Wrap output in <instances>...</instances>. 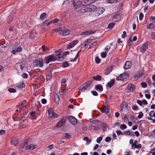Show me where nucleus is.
<instances>
[{
    "mask_svg": "<svg viewBox=\"0 0 155 155\" xmlns=\"http://www.w3.org/2000/svg\"><path fill=\"white\" fill-rule=\"evenodd\" d=\"M11 143L14 146H17L18 143V141L17 139L15 138H13L12 140Z\"/></svg>",
    "mask_w": 155,
    "mask_h": 155,
    "instance_id": "22",
    "label": "nucleus"
},
{
    "mask_svg": "<svg viewBox=\"0 0 155 155\" xmlns=\"http://www.w3.org/2000/svg\"><path fill=\"white\" fill-rule=\"evenodd\" d=\"M116 133L118 135H121L123 134V133L120 130H117Z\"/></svg>",
    "mask_w": 155,
    "mask_h": 155,
    "instance_id": "60",
    "label": "nucleus"
},
{
    "mask_svg": "<svg viewBox=\"0 0 155 155\" xmlns=\"http://www.w3.org/2000/svg\"><path fill=\"white\" fill-rule=\"evenodd\" d=\"M30 115L32 117H35L36 116V113L35 111H32L30 113Z\"/></svg>",
    "mask_w": 155,
    "mask_h": 155,
    "instance_id": "54",
    "label": "nucleus"
},
{
    "mask_svg": "<svg viewBox=\"0 0 155 155\" xmlns=\"http://www.w3.org/2000/svg\"><path fill=\"white\" fill-rule=\"evenodd\" d=\"M95 61L97 64H99L101 60L98 57H96L95 58Z\"/></svg>",
    "mask_w": 155,
    "mask_h": 155,
    "instance_id": "49",
    "label": "nucleus"
},
{
    "mask_svg": "<svg viewBox=\"0 0 155 155\" xmlns=\"http://www.w3.org/2000/svg\"><path fill=\"white\" fill-rule=\"evenodd\" d=\"M37 33L35 30H33L30 33V36L31 38H34L37 36Z\"/></svg>",
    "mask_w": 155,
    "mask_h": 155,
    "instance_id": "18",
    "label": "nucleus"
},
{
    "mask_svg": "<svg viewBox=\"0 0 155 155\" xmlns=\"http://www.w3.org/2000/svg\"><path fill=\"white\" fill-rule=\"evenodd\" d=\"M148 47V45L147 43L144 44L141 47L140 51L142 53H144L145 52L146 50L147 49Z\"/></svg>",
    "mask_w": 155,
    "mask_h": 155,
    "instance_id": "13",
    "label": "nucleus"
},
{
    "mask_svg": "<svg viewBox=\"0 0 155 155\" xmlns=\"http://www.w3.org/2000/svg\"><path fill=\"white\" fill-rule=\"evenodd\" d=\"M71 2L75 9H77L78 7L84 5H82V2L80 1H78L77 0H72Z\"/></svg>",
    "mask_w": 155,
    "mask_h": 155,
    "instance_id": "5",
    "label": "nucleus"
},
{
    "mask_svg": "<svg viewBox=\"0 0 155 155\" xmlns=\"http://www.w3.org/2000/svg\"><path fill=\"white\" fill-rule=\"evenodd\" d=\"M16 86L18 87L19 88H23L25 87V84L23 82H22L21 83L18 84H16Z\"/></svg>",
    "mask_w": 155,
    "mask_h": 155,
    "instance_id": "30",
    "label": "nucleus"
},
{
    "mask_svg": "<svg viewBox=\"0 0 155 155\" xmlns=\"http://www.w3.org/2000/svg\"><path fill=\"white\" fill-rule=\"evenodd\" d=\"M81 52V51L79 50L77 54V55L72 60H71V61H76V60L78 57L79 54Z\"/></svg>",
    "mask_w": 155,
    "mask_h": 155,
    "instance_id": "41",
    "label": "nucleus"
},
{
    "mask_svg": "<svg viewBox=\"0 0 155 155\" xmlns=\"http://www.w3.org/2000/svg\"><path fill=\"white\" fill-rule=\"evenodd\" d=\"M97 44V41H95L94 42H93L91 44V45L92 46V48H94V47H95L96 46Z\"/></svg>",
    "mask_w": 155,
    "mask_h": 155,
    "instance_id": "64",
    "label": "nucleus"
},
{
    "mask_svg": "<svg viewBox=\"0 0 155 155\" xmlns=\"http://www.w3.org/2000/svg\"><path fill=\"white\" fill-rule=\"evenodd\" d=\"M88 6V8L89 10H90L89 11V12H91V11H97V7L95 6L92 5H90Z\"/></svg>",
    "mask_w": 155,
    "mask_h": 155,
    "instance_id": "17",
    "label": "nucleus"
},
{
    "mask_svg": "<svg viewBox=\"0 0 155 155\" xmlns=\"http://www.w3.org/2000/svg\"><path fill=\"white\" fill-rule=\"evenodd\" d=\"M102 138L103 137H98L97 139V142L98 143H100L101 141L102 140Z\"/></svg>",
    "mask_w": 155,
    "mask_h": 155,
    "instance_id": "50",
    "label": "nucleus"
},
{
    "mask_svg": "<svg viewBox=\"0 0 155 155\" xmlns=\"http://www.w3.org/2000/svg\"><path fill=\"white\" fill-rule=\"evenodd\" d=\"M123 75V79L126 78H127L129 76V74L127 73L124 72L123 74H122Z\"/></svg>",
    "mask_w": 155,
    "mask_h": 155,
    "instance_id": "43",
    "label": "nucleus"
},
{
    "mask_svg": "<svg viewBox=\"0 0 155 155\" xmlns=\"http://www.w3.org/2000/svg\"><path fill=\"white\" fill-rule=\"evenodd\" d=\"M8 91L10 93H15L16 92V90L12 88L8 89Z\"/></svg>",
    "mask_w": 155,
    "mask_h": 155,
    "instance_id": "44",
    "label": "nucleus"
},
{
    "mask_svg": "<svg viewBox=\"0 0 155 155\" xmlns=\"http://www.w3.org/2000/svg\"><path fill=\"white\" fill-rule=\"evenodd\" d=\"M93 82L92 80H91L88 81L78 88V90L84 92L86 90H90L92 87V83Z\"/></svg>",
    "mask_w": 155,
    "mask_h": 155,
    "instance_id": "2",
    "label": "nucleus"
},
{
    "mask_svg": "<svg viewBox=\"0 0 155 155\" xmlns=\"http://www.w3.org/2000/svg\"><path fill=\"white\" fill-rule=\"evenodd\" d=\"M95 89L96 90H99L100 91H102L103 90V86L100 84L96 85L95 87Z\"/></svg>",
    "mask_w": 155,
    "mask_h": 155,
    "instance_id": "32",
    "label": "nucleus"
},
{
    "mask_svg": "<svg viewBox=\"0 0 155 155\" xmlns=\"http://www.w3.org/2000/svg\"><path fill=\"white\" fill-rule=\"evenodd\" d=\"M120 128L121 129L123 130L127 128V126L125 124H122L120 125Z\"/></svg>",
    "mask_w": 155,
    "mask_h": 155,
    "instance_id": "47",
    "label": "nucleus"
},
{
    "mask_svg": "<svg viewBox=\"0 0 155 155\" xmlns=\"http://www.w3.org/2000/svg\"><path fill=\"white\" fill-rule=\"evenodd\" d=\"M78 40H76L70 43L68 45L67 47V48L69 49L73 48L78 43Z\"/></svg>",
    "mask_w": 155,
    "mask_h": 155,
    "instance_id": "11",
    "label": "nucleus"
},
{
    "mask_svg": "<svg viewBox=\"0 0 155 155\" xmlns=\"http://www.w3.org/2000/svg\"><path fill=\"white\" fill-rule=\"evenodd\" d=\"M119 14L115 15L113 17V20L114 21H117L119 20Z\"/></svg>",
    "mask_w": 155,
    "mask_h": 155,
    "instance_id": "28",
    "label": "nucleus"
},
{
    "mask_svg": "<svg viewBox=\"0 0 155 155\" xmlns=\"http://www.w3.org/2000/svg\"><path fill=\"white\" fill-rule=\"evenodd\" d=\"M27 144V142H23L20 146V148H24L25 147V146Z\"/></svg>",
    "mask_w": 155,
    "mask_h": 155,
    "instance_id": "45",
    "label": "nucleus"
},
{
    "mask_svg": "<svg viewBox=\"0 0 155 155\" xmlns=\"http://www.w3.org/2000/svg\"><path fill=\"white\" fill-rule=\"evenodd\" d=\"M104 10L105 9L104 8H97V11L98 12V14L97 15H95L97 16L102 14L104 11Z\"/></svg>",
    "mask_w": 155,
    "mask_h": 155,
    "instance_id": "26",
    "label": "nucleus"
},
{
    "mask_svg": "<svg viewBox=\"0 0 155 155\" xmlns=\"http://www.w3.org/2000/svg\"><path fill=\"white\" fill-rule=\"evenodd\" d=\"M115 82L114 79H112L110 81L107 83V85L108 87H111L112 86L114 85Z\"/></svg>",
    "mask_w": 155,
    "mask_h": 155,
    "instance_id": "25",
    "label": "nucleus"
},
{
    "mask_svg": "<svg viewBox=\"0 0 155 155\" xmlns=\"http://www.w3.org/2000/svg\"><path fill=\"white\" fill-rule=\"evenodd\" d=\"M48 113L50 118L57 117L59 116V114L55 113L51 108L48 110Z\"/></svg>",
    "mask_w": 155,
    "mask_h": 155,
    "instance_id": "4",
    "label": "nucleus"
},
{
    "mask_svg": "<svg viewBox=\"0 0 155 155\" xmlns=\"http://www.w3.org/2000/svg\"><path fill=\"white\" fill-rule=\"evenodd\" d=\"M138 107L136 105H134L133 106L132 108L134 110H136L138 109Z\"/></svg>",
    "mask_w": 155,
    "mask_h": 155,
    "instance_id": "63",
    "label": "nucleus"
},
{
    "mask_svg": "<svg viewBox=\"0 0 155 155\" xmlns=\"http://www.w3.org/2000/svg\"><path fill=\"white\" fill-rule=\"evenodd\" d=\"M133 43V41L132 40V38H129V41L128 42V45L129 46H130Z\"/></svg>",
    "mask_w": 155,
    "mask_h": 155,
    "instance_id": "59",
    "label": "nucleus"
},
{
    "mask_svg": "<svg viewBox=\"0 0 155 155\" xmlns=\"http://www.w3.org/2000/svg\"><path fill=\"white\" fill-rule=\"evenodd\" d=\"M13 19V18L12 16H11L9 18V20L8 21V24L10 23Z\"/></svg>",
    "mask_w": 155,
    "mask_h": 155,
    "instance_id": "62",
    "label": "nucleus"
},
{
    "mask_svg": "<svg viewBox=\"0 0 155 155\" xmlns=\"http://www.w3.org/2000/svg\"><path fill=\"white\" fill-rule=\"evenodd\" d=\"M43 65L42 61L37 59L34 61V65L39 68L42 67Z\"/></svg>",
    "mask_w": 155,
    "mask_h": 155,
    "instance_id": "7",
    "label": "nucleus"
},
{
    "mask_svg": "<svg viewBox=\"0 0 155 155\" xmlns=\"http://www.w3.org/2000/svg\"><path fill=\"white\" fill-rule=\"evenodd\" d=\"M113 67V66H111L105 70L104 74L105 75L108 74L112 71Z\"/></svg>",
    "mask_w": 155,
    "mask_h": 155,
    "instance_id": "19",
    "label": "nucleus"
},
{
    "mask_svg": "<svg viewBox=\"0 0 155 155\" xmlns=\"http://www.w3.org/2000/svg\"><path fill=\"white\" fill-rule=\"evenodd\" d=\"M91 128L92 129L95 130H98L100 129V128L94 126H91Z\"/></svg>",
    "mask_w": 155,
    "mask_h": 155,
    "instance_id": "48",
    "label": "nucleus"
},
{
    "mask_svg": "<svg viewBox=\"0 0 155 155\" xmlns=\"http://www.w3.org/2000/svg\"><path fill=\"white\" fill-rule=\"evenodd\" d=\"M143 115V114L142 112H141L139 113V114L138 116V118L139 119H140L142 117Z\"/></svg>",
    "mask_w": 155,
    "mask_h": 155,
    "instance_id": "57",
    "label": "nucleus"
},
{
    "mask_svg": "<svg viewBox=\"0 0 155 155\" xmlns=\"http://www.w3.org/2000/svg\"><path fill=\"white\" fill-rule=\"evenodd\" d=\"M95 31H93L92 30L87 31L84 32H83L81 33V35H87L88 34H94L95 32Z\"/></svg>",
    "mask_w": 155,
    "mask_h": 155,
    "instance_id": "24",
    "label": "nucleus"
},
{
    "mask_svg": "<svg viewBox=\"0 0 155 155\" xmlns=\"http://www.w3.org/2000/svg\"><path fill=\"white\" fill-rule=\"evenodd\" d=\"M102 127L104 131H106L109 129L107 125L105 123H103Z\"/></svg>",
    "mask_w": 155,
    "mask_h": 155,
    "instance_id": "33",
    "label": "nucleus"
},
{
    "mask_svg": "<svg viewBox=\"0 0 155 155\" xmlns=\"http://www.w3.org/2000/svg\"><path fill=\"white\" fill-rule=\"evenodd\" d=\"M91 40L90 39H87L83 43L82 45L83 46V47H85L87 44V43Z\"/></svg>",
    "mask_w": 155,
    "mask_h": 155,
    "instance_id": "40",
    "label": "nucleus"
},
{
    "mask_svg": "<svg viewBox=\"0 0 155 155\" xmlns=\"http://www.w3.org/2000/svg\"><path fill=\"white\" fill-rule=\"evenodd\" d=\"M63 57V55L59 54L55 55L53 54L48 56L45 57V61L46 63L48 64L50 62L54 61L56 60L59 59Z\"/></svg>",
    "mask_w": 155,
    "mask_h": 155,
    "instance_id": "1",
    "label": "nucleus"
},
{
    "mask_svg": "<svg viewBox=\"0 0 155 155\" xmlns=\"http://www.w3.org/2000/svg\"><path fill=\"white\" fill-rule=\"evenodd\" d=\"M69 65V64L67 61H64L62 63V66L64 68H66Z\"/></svg>",
    "mask_w": 155,
    "mask_h": 155,
    "instance_id": "37",
    "label": "nucleus"
},
{
    "mask_svg": "<svg viewBox=\"0 0 155 155\" xmlns=\"http://www.w3.org/2000/svg\"><path fill=\"white\" fill-rule=\"evenodd\" d=\"M46 79L47 80L50 79L52 76V73L51 71H49L46 73Z\"/></svg>",
    "mask_w": 155,
    "mask_h": 155,
    "instance_id": "20",
    "label": "nucleus"
},
{
    "mask_svg": "<svg viewBox=\"0 0 155 155\" xmlns=\"http://www.w3.org/2000/svg\"><path fill=\"white\" fill-rule=\"evenodd\" d=\"M47 14L45 13H43L41 14L40 16V19L43 20L46 18Z\"/></svg>",
    "mask_w": 155,
    "mask_h": 155,
    "instance_id": "34",
    "label": "nucleus"
},
{
    "mask_svg": "<svg viewBox=\"0 0 155 155\" xmlns=\"http://www.w3.org/2000/svg\"><path fill=\"white\" fill-rule=\"evenodd\" d=\"M88 6L82 7L81 8L80 11L81 13H84L87 12H89Z\"/></svg>",
    "mask_w": 155,
    "mask_h": 155,
    "instance_id": "21",
    "label": "nucleus"
},
{
    "mask_svg": "<svg viewBox=\"0 0 155 155\" xmlns=\"http://www.w3.org/2000/svg\"><path fill=\"white\" fill-rule=\"evenodd\" d=\"M143 73L144 71L142 70L139 71L134 76V78L135 80H137L139 78H141Z\"/></svg>",
    "mask_w": 155,
    "mask_h": 155,
    "instance_id": "10",
    "label": "nucleus"
},
{
    "mask_svg": "<svg viewBox=\"0 0 155 155\" xmlns=\"http://www.w3.org/2000/svg\"><path fill=\"white\" fill-rule=\"evenodd\" d=\"M123 75H122V74H120V75L117 76V77L116 78V79L117 80H123L124 79L123 77Z\"/></svg>",
    "mask_w": 155,
    "mask_h": 155,
    "instance_id": "39",
    "label": "nucleus"
},
{
    "mask_svg": "<svg viewBox=\"0 0 155 155\" xmlns=\"http://www.w3.org/2000/svg\"><path fill=\"white\" fill-rule=\"evenodd\" d=\"M91 92L94 96H97L98 95L96 91H93Z\"/></svg>",
    "mask_w": 155,
    "mask_h": 155,
    "instance_id": "58",
    "label": "nucleus"
},
{
    "mask_svg": "<svg viewBox=\"0 0 155 155\" xmlns=\"http://www.w3.org/2000/svg\"><path fill=\"white\" fill-rule=\"evenodd\" d=\"M53 98L56 103H58L59 101V97L58 95L56 93H55L53 95Z\"/></svg>",
    "mask_w": 155,
    "mask_h": 155,
    "instance_id": "16",
    "label": "nucleus"
},
{
    "mask_svg": "<svg viewBox=\"0 0 155 155\" xmlns=\"http://www.w3.org/2000/svg\"><path fill=\"white\" fill-rule=\"evenodd\" d=\"M141 85L142 87L143 88H145L147 87V85L146 82H142L141 83Z\"/></svg>",
    "mask_w": 155,
    "mask_h": 155,
    "instance_id": "51",
    "label": "nucleus"
},
{
    "mask_svg": "<svg viewBox=\"0 0 155 155\" xmlns=\"http://www.w3.org/2000/svg\"><path fill=\"white\" fill-rule=\"evenodd\" d=\"M52 23V21H50L48 22H46V21H45L43 23V25L44 26H48V25L51 24Z\"/></svg>",
    "mask_w": 155,
    "mask_h": 155,
    "instance_id": "46",
    "label": "nucleus"
},
{
    "mask_svg": "<svg viewBox=\"0 0 155 155\" xmlns=\"http://www.w3.org/2000/svg\"><path fill=\"white\" fill-rule=\"evenodd\" d=\"M107 56L106 53L102 52L101 54V56L102 58H105Z\"/></svg>",
    "mask_w": 155,
    "mask_h": 155,
    "instance_id": "55",
    "label": "nucleus"
},
{
    "mask_svg": "<svg viewBox=\"0 0 155 155\" xmlns=\"http://www.w3.org/2000/svg\"><path fill=\"white\" fill-rule=\"evenodd\" d=\"M16 66L18 68H20L21 71L23 70L24 65L23 63H18L16 64Z\"/></svg>",
    "mask_w": 155,
    "mask_h": 155,
    "instance_id": "27",
    "label": "nucleus"
},
{
    "mask_svg": "<svg viewBox=\"0 0 155 155\" xmlns=\"http://www.w3.org/2000/svg\"><path fill=\"white\" fill-rule=\"evenodd\" d=\"M67 117L64 116L61 119L57 124V127H60L62 126L65 123Z\"/></svg>",
    "mask_w": 155,
    "mask_h": 155,
    "instance_id": "8",
    "label": "nucleus"
},
{
    "mask_svg": "<svg viewBox=\"0 0 155 155\" xmlns=\"http://www.w3.org/2000/svg\"><path fill=\"white\" fill-rule=\"evenodd\" d=\"M126 134L127 135L131 136H134V134L133 132H130L129 131H126L125 133L123 134Z\"/></svg>",
    "mask_w": 155,
    "mask_h": 155,
    "instance_id": "35",
    "label": "nucleus"
},
{
    "mask_svg": "<svg viewBox=\"0 0 155 155\" xmlns=\"http://www.w3.org/2000/svg\"><path fill=\"white\" fill-rule=\"evenodd\" d=\"M115 26V24L114 23H111L109 24L107 28L110 29H112Z\"/></svg>",
    "mask_w": 155,
    "mask_h": 155,
    "instance_id": "36",
    "label": "nucleus"
},
{
    "mask_svg": "<svg viewBox=\"0 0 155 155\" xmlns=\"http://www.w3.org/2000/svg\"><path fill=\"white\" fill-rule=\"evenodd\" d=\"M92 78L97 81H100L102 79V77L99 75H97L95 76H94L92 77Z\"/></svg>",
    "mask_w": 155,
    "mask_h": 155,
    "instance_id": "29",
    "label": "nucleus"
},
{
    "mask_svg": "<svg viewBox=\"0 0 155 155\" xmlns=\"http://www.w3.org/2000/svg\"><path fill=\"white\" fill-rule=\"evenodd\" d=\"M135 88L136 87L134 84L130 83L125 88V90L128 92H130L131 91L134 92L135 89Z\"/></svg>",
    "mask_w": 155,
    "mask_h": 155,
    "instance_id": "6",
    "label": "nucleus"
},
{
    "mask_svg": "<svg viewBox=\"0 0 155 155\" xmlns=\"http://www.w3.org/2000/svg\"><path fill=\"white\" fill-rule=\"evenodd\" d=\"M68 120L73 125H75L77 123V119L73 116L68 117Z\"/></svg>",
    "mask_w": 155,
    "mask_h": 155,
    "instance_id": "9",
    "label": "nucleus"
},
{
    "mask_svg": "<svg viewBox=\"0 0 155 155\" xmlns=\"http://www.w3.org/2000/svg\"><path fill=\"white\" fill-rule=\"evenodd\" d=\"M132 66L131 62L130 61H127L124 66V69L127 70L130 68Z\"/></svg>",
    "mask_w": 155,
    "mask_h": 155,
    "instance_id": "15",
    "label": "nucleus"
},
{
    "mask_svg": "<svg viewBox=\"0 0 155 155\" xmlns=\"http://www.w3.org/2000/svg\"><path fill=\"white\" fill-rule=\"evenodd\" d=\"M63 138H65L67 139H69L71 138L70 136L67 133L64 134L63 136Z\"/></svg>",
    "mask_w": 155,
    "mask_h": 155,
    "instance_id": "38",
    "label": "nucleus"
},
{
    "mask_svg": "<svg viewBox=\"0 0 155 155\" xmlns=\"http://www.w3.org/2000/svg\"><path fill=\"white\" fill-rule=\"evenodd\" d=\"M18 43H16L15 45L13 46L12 49L13 50L12 51V53L13 54H15L17 52H20L22 51V48L18 46Z\"/></svg>",
    "mask_w": 155,
    "mask_h": 155,
    "instance_id": "3",
    "label": "nucleus"
},
{
    "mask_svg": "<svg viewBox=\"0 0 155 155\" xmlns=\"http://www.w3.org/2000/svg\"><path fill=\"white\" fill-rule=\"evenodd\" d=\"M110 107L108 105L104 106V107L101 109V111L102 113H105L107 114L109 113L110 111Z\"/></svg>",
    "mask_w": 155,
    "mask_h": 155,
    "instance_id": "14",
    "label": "nucleus"
},
{
    "mask_svg": "<svg viewBox=\"0 0 155 155\" xmlns=\"http://www.w3.org/2000/svg\"><path fill=\"white\" fill-rule=\"evenodd\" d=\"M111 137H107L105 139V141L106 142H109L110 140H111Z\"/></svg>",
    "mask_w": 155,
    "mask_h": 155,
    "instance_id": "53",
    "label": "nucleus"
},
{
    "mask_svg": "<svg viewBox=\"0 0 155 155\" xmlns=\"http://www.w3.org/2000/svg\"><path fill=\"white\" fill-rule=\"evenodd\" d=\"M155 27V21H153L152 23H150L147 27V28L148 29H151L154 28Z\"/></svg>",
    "mask_w": 155,
    "mask_h": 155,
    "instance_id": "31",
    "label": "nucleus"
},
{
    "mask_svg": "<svg viewBox=\"0 0 155 155\" xmlns=\"http://www.w3.org/2000/svg\"><path fill=\"white\" fill-rule=\"evenodd\" d=\"M84 140L87 142V143L88 144L90 143L91 142V140H89L87 137H84L83 139Z\"/></svg>",
    "mask_w": 155,
    "mask_h": 155,
    "instance_id": "42",
    "label": "nucleus"
},
{
    "mask_svg": "<svg viewBox=\"0 0 155 155\" xmlns=\"http://www.w3.org/2000/svg\"><path fill=\"white\" fill-rule=\"evenodd\" d=\"M118 0H108V2L110 3H116Z\"/></svg>",
    "mask_w": 155,
    "mask_h": 155,
    "instance_id": "52",
    "label": "nucleus"
},
{
    "mask_svg": "<svg viewBox=\"0 0 155 155\" xmlns=\"http://www.w3.org/2000/svg\"><path fill=\"white\" fill-rule=\"evenodd\" d=\"M36 145H35L33 144L29 145L25 147V149L27 150H33L34 149Z\"/></svg>",
    "mask_w": 155,
    "mask_h": 155,
    "instance_id": "23",
    "label": "nucleus"
},
{
    "mask_svg": "<svg viewBox=\"0 0 155 155\" xmlns=\"http://www.w3.org/2000/svg\"><path fill=\"white\" fill-rule=\"evenodd\" d=\"M127 33L125 31H124L123 32V34L122 35V38H125L127 36Z\"/></svg>",
    "mask_w": 155,
    "mask_h": 155,
    "instance_id": "61",
    "label": "nucleus"
},
{
    "mask_svg": "<svg viewBox=\"0 0 155 155\" xmlns=\"http://www.w3.org/2000/svg\"><path fill=\"white\" fill-rule=\"evenodd\" d=\"M70 31L68 29H66L62 31H61L59 32V34L60 35L63 36H66L68 35L70 33Z\"/></svg>",
    "mask_w": 155,
    "mask_h": 155,
    "instance_id": "12",
    "label": "nucleus"
},
{
    "mask_svg": "<svg viewBox=\"0 0 155 155\" xmlns=\"http://www.w3.org/2000/svg\"><path fill=\"white\" fill-rule=\"evenodd\" d=\"M143 17V15L142 13H140L139 15V19L140 20H142Z\"/></svg>",
    "mask_w": 155,
    "mask_h": 155,
    "instance_id": "56",
    "label": "nucleus"
}]
</instances>
